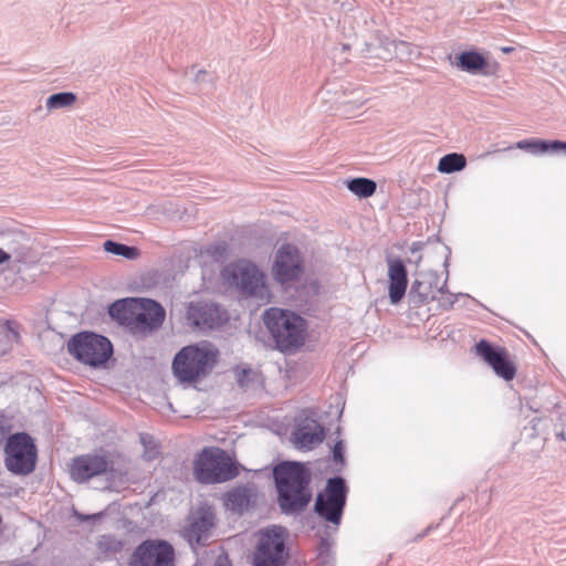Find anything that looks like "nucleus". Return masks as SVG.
Returning <instances> with one entry per match:
<instances>
[{
	"label": "nucleus",
	"mask_w": 566,
	"mask_h": 566,
	"mask_svg": "<svg viewBox=\"0 0 566 566\" xmlns=\"http://www.w3.org/2000/svg\"><path fill=\"white\" fill-rule=\"evenodd\" d=\"M277 503L284 513L304 510L312 500L311 471L301 462L284 461L273 468Z\"/></svg>",
	"instance_id": "f257e3e1"
},
{
	"label": "nucleus",
	"mask_w": 566,
	"mask_h": 566,
	"mask_svg": "<svg viewBox=\"0 0 566 566\" xmlns=\"http://www.w3.org/2000/svg\"><path fill=\"white\" fill-rule=\"evenodd\" d=\"M263 321L281 352H289L303 345L306 322L300 315L271 307L264 312Z\"/></svg>",
	"instance_id": "f03ea898"
},
{
	"label": "nucleus",
	"mask_w": 566,
	"mask_h": 566,
	"mask_svg": "<svg viewBox=\"0 0 566 566\" xmlns=\"http://www.w3.org/2000/svg\"><path fill=\"white\" fill-rule=\"evenodd\" d=\"M218 352L209 343L184 347L174 358L172 370L181 381L207 375L217 361Z\"/></svg>",
	"instance_id": "7ed1b4c3"
},
{
	"label": "nucleus",
	"mask_w": 566,
	"mask_h": 566,
	"mask_svg": "<svg viewBox=\"0 0 566 566\" xmlns=\"http://www.w3.org/2000/svg\"><path fill=\"white\" fill-rule=\"evenodd\" d=\"M193 474L197 481L206 484L221 483L234 479L239 470L228 452L220 448H205L198 454Z\"/></svg>",
	"instance_id": "20e7f679"
},
{
	"label": "nucleus",
	"mask_w": 566,
	"mask_h": 566,
	"mask_svg": "<svg viewBox=\"0 0 566 566\" xmlns=\"http://www.w3.org/2000/svg\"><path fill=\"white\" fill-rule=\"evenodd\" d=\"M224 279L230 285L239 289L245 297H253L261 302H269V289L264 282V274L249 262L230 264L223 271Z\"/></svg>",
	"instance_id": "39448f33"
},
{
	"label": "nucleus",
	"mask_w": 566,
	"mask_h": 566,
	"mask_svg": "<svg viewBox=\"0 0 566 566\" xmlns=\"http://www.w3.org/2000/svg\"><path fill=\"white\" fill-rule=\"evenodd\" d=\"M67 350L85 365H104L113 354L108 338L95 333L83 332L74 335L67 343Z\"/></svg>",
	"instance_id": "423d86ee"
},
{
	"label": "nucleus",
	"mask_w": 566,
	"mask_h": 566,
	"mask_svg": "<svg viewBox=\"0 0 566 566\" xmlns=\"http://www.w3.org/2000/svg\"><path fill=\"white\" fill-rule=\"evenodd\" d=\"M285 535V528L276 525L260 531L253 553L254 566H285L289 559Z\"/></svg>",
	"instance_id": "0eeeda50"
},
{
	"label": "nucleus",
	"mask_w": 566,
	"mask_h": 566,
	"mask_svg": "<svg viewBox=\"0 0 566 566\" xmlns=\"http://www.w3.org/2000/svg\"><path fill=\"white\" fill-rule=\"evenodd\" d=\"M6 468L19 475H28L36 464V448L33 439L25 432L14 433L6 443Z\"/></svg>",
	"instance_id": "6e6552de"
},
{
	"label": "nucleus",
	"mask_w": 566,
	"mask_h": 566,
	"mask_svg": "<svg viewBox=\"0 0 566 566\" xmlns=\"http://www.w3.org/2000/svg\"><path fill=\"white\" fill-rule=\"evenodd\" d=\"M347 486L340 476L327 480L324 493H319L315 501V512L333 524H339L346 504Z\"/></svg>",
	"instance_id": "1a4fd4ad"
},
{
	"label": "nucleus",
	"mask_w": 566,
	"mask_h": 566,
	"mask_svg": "<svg viewBox=\"0 0 566 566\" xmlns=\"http://www.w3.org/2000/svg\"><path fill=\"white\" fill-rule=\"evenodd\" d=\"M174 547L166 541L147 539L129 557V566H174Z\"/></svg>",
	"instance_id": "9d476101"
},
{
	"label": "nucleus",
	"mask_w": 566,
	"mask_h": 566,
	"mask_svg": "<svg viewBox=\"0 0 566 566\" xmlns=\"http://www.w3.org/2000/svg\"><path fill=\"white\" fill-rule=\"evenodd\" d=\"M323 94L325 102L329 103L335 109L349 116L354 111L361 107L367 102L364 90L359 86L348 85L326 86Z\"/></svg>",
	"instance_id": "9b49d317"
},
{
	"label": "nucleus",
	"mask_w": 566,
	"mask_h": 566,
	"mask_svg": "<svg viewBox=\"0 0 566 566\" xmlns=\"http://www.w3.org/2000/svg\"><path fill=\"white\" fill-rule=\"evenodd\" d=\"M113 471V461L106 454L88 453L76 457L70 468L71 478L76 482Z\"/></svg>",
	"instance_id": "f8f14e48"
},
{
	"label": "nucleus",
	"mask_w": 566,
	"mask_h": 566,
	"mask_svg": "<svg viewBox=\"0 0 566 566\" xmlns=\"http://www.w3.org/2000/svg\"><path fill=\"white\" fill-rule=\"evenodd\" d=\"M273 276L280 283L296 280L302 272V260L296 247L283 244L275 253Z\"/></svg>",
	"instance_id": "ddd939ff"
},
{
	"label": "nucleus",
	"mask_w": 566,
	"mask_h": 566,
	"mask_svg": "<svg viewBox=\"0 0 566 566\" xmlns=\"http://www.w3.org/2000/svg\"><path fill=\"white\" fill-rule=\"evenodd\" d=\"M187 321L193 327L209 331L221 326L227 315L216 304L191 303L187 310Z\"/></svg>",
	"instance_id": "4468645a"
},
{
	"label": "nucleus",
	"mask_w": 566,
	"mask_h": 566,
	"mask_svg": "<svg viewBox=\"0 0 566 566\" xmlns=\"http://www.w3.org/2000/svg\"><path fill=\"white\" fill-rule=\"evenodd\" d=\"M214 513L210 506H200L190 516L184 536L192 545H203L214 526Z\"/></svg>",
	"instance_id": "2eb2a0df"
},
{
	"label": "nucleus",
	"mask_w": 566,
	"mask_h": 566,
	"mask_svg": "<svg viewBox=\"0 0 566 566\" xmlns=\"http://www.w3.org/2000/svg\"><path fill=\"white\" fill-rule=\"evenodd\" d=\"M475 352L493 368L497 376L505 380H512L515 377L516 368L509 359L504 348H495L488 340L481 339L475 345Z\"/></svg>",
	"instance_id": "dca6fc26"
},
{
	"label": "nucleus",
	"mask_w": 566,
	"mask_h": 566,
	"mask_svg": "<svg viewBox=\"0 0 566 566\" xmlns=\"http://www.w3.org/2000/svg\"><path fill=\"white\" fill-rule=\"evenodd\" d=\"M140 307L136 311L130 331L144 335L159 328L166 315L163 306L154 300L142 298Z\"/></svg>",
	"instance_id": "f3484780"
},
{
	"label": "nucleus",
	"mask_w": 566,
	"mask_h": 566,
	"mask_svg": "<svg viewBox=\"0 0 566 566\" xmlns=\"http://www.w3.org/2000/svg\"><path fill=\"white\" fill-rule=\"evenodd\" d=\"M388 296L391 304H398L405 296L408 286V273L405 263L399 258H388Z\"/></svg>",
	"instance_id": "a211bd4d"
},
{
	"label": "nucleus",
	"mask_w": 566,
	"mask_h": 566,
	"mask_svg": "<svg viewBox=\"0 0 566 566\" xmlns=\"http://www.w3.org/2000/svg\"><path fill=\"white\" fill-rule=\"evenodd\" d=\"M455 65L463 72L481 74L484 76L496 75L500 65L497 62H489L476 51H465L458 55Z\"/></svg>",
	"instance_id": "6ab92c4d"
},
{
	"label": "nucleus",
	"mask_w": 566,
	"mask_h": 566,
	"mask_svg": "<svg viewBox=\"0 0 566 566\" xmlns=\"http://www.w3.org/2000/svg\"><path fill=\"white\" fill-rule=\"evenodd\" d=\"M446 281L440 282V276L436 272H427L420 279L413 281L409 296L418 297L419 303H427L434 300L438 293H443Z\"/></svg>",
	"instance_id": "aec40b11"
},
{
	"label": "nucleus",
	"mask_w": 566,
	"mask_h": 566,
	"mask_svg": "<svg viewBox=\"0 0 566 566\" xmlns=\"http://www.w3.org/2000/svg\"><path fill=\"white\" fill-rule=\"evenodd\" d=\"M296 448L312 449L324 440V428L315 420H305L293 431Z\"/></svg>",
	"instance_id": "412c9836"
},
{
	"label": "nucleus",
	"mask_w": 566,
	"mask_h": 566,
	"mask_svg": "<svg viewBox=\"0 0 566 566\" xmlns=\"http://www.w3.org/2000/svg\"><path fill=\"white\" fill-rule=\"evenodd\" d=\"M142 298H122L112 303L108 307V314L112 318L117 321L119 324L130 328L136 311L140 310Z\"/></svg>",
	"instance_id": "4be33fe9"
},
{
	"label": "nucleus",
	"mask_w": 566,
	"mask_h": 566,
	"mask_svg": "<svg viewBox=\"0 0 566 566\" xmlns=\"http://www.w3.org/2000/svg\"><path fill=\"white\" fill-rule=\"evenodd\" d=\"M255 495V489L251 484L238 485L226 494V506L237 513H242L251 503Z\"/></svg>",
	"instance_id": "5701e85b"
},
{
	"label": "nucleus",
	"mask_w": 566,
	"mask_h": 566,
	"mask_svg": "<svg viewBox=\"0 0 566 566\" xmlns=\"http://www.w3.org/2000/svg\"><path fill=\"white\" fill-rule=\"evenodd\" d=\"M516 148L530 151L532 154H544L547 151L566 150V142L562 140H543V139H524L515 145Z\"/></svg>",
	"instance_id": "b1692460"
},
{
	"label": "nucleus",
	"mask_w": 566,
	"mask_h": 566,
	"mask_svg": "<svg viewBox=\"0 0 566 566\" xmlns=\"http://www.w3.org/2000/svg\"><path fill=\"white\" fill-rule=\"evenodd\" d=\"M18 327V324L12 321L0 322V356L4 355L13 343L19 342Z\"/></svg>",
	"instance_id": "393cba45"
},
{
	"label": "nucleus",
	"mask_w": 566,
	"mask_h": 566,
	"mask_svg": "<svg viewBox=\"0 0 566 566\" xmlns=\"http://www.w3.org/2000/svg\"><path fill=\"white\" fill-rule=\"evenodd\" d=\"M467 158L462 154L451 153L444 155L438 164V170L443 174H452L464 169Z\"/></svg>",
	"instance_id": "a878e982"
},
{
	"label": "nucleus",
	"mask_w": 566,
	"mask_h": 566,
	"mask_svg": "<svg viewBox=\"0 0 566 566\" xmlns=\"http://www.w3.org/2000/svg\"><path fill=\"white\" fill-rule=\"evenodd\" d=\"M347 188L360 198H368L376 192L377 185L371 179L359 177L347 181Z\"/></svg>",
	"instance_id": "bb28decb"
},
{
	"label": "nucleus",
	"mask_w": 566,
	"mask_h": 566,
	"mask_svg": "<svg viewBox=\"0 0 566 566\" xmlns=\"http://www.w3.org/2000/svg\"><path fill=\"white\" fill-rule=\"evenodd\" d=\"M21 241H15L11 244L7 245V249L4 250L6 254H11L12 252L19 254V256H11L10 261L13 263L12 268L15 266V264L27 263L31 259V249L29 248L27 240L21 238Z\"/></svg>",
	"instance_id": "cd10ccee"
},
{
	"label": "nucleus",
	"mask_w": 566,
	"mask_h": 566,
	"mask_svg": "<svg viewBox=\"0 0 566 566\" xmlns=\"http://www.w3.org/2000/svg\"><path fill=\"white\" fill-rule=\"evenodd\" d=\"M237 384L244 390L251 389L259 382V374L248 367H235L233 369Z\"/></svg>",
	"instance_id": "c85d7f7f"
},
{
	"label": "nucleus",
	"mask_w": 566,
	"mask_h": 566,
	"mask_svg": "<svg viewBox=\"0 0 566 566\" xmlns=\"http://www.w3.org/2000/svg\"><path fill=\"white\" fill-rule=\"evenodd\" d=\"M103 248L106 252L123 256L128 260H134L139 255V251L135 247H128L126 244L107 240L104 242Z\"/></svg>",
	"instance_id": "c756f323"
},
{
	"label": "nucleus",
	"mask_w": 566,
	"mask_h": 566,
	"mask_svg": "<svg viewBox=\"0 0 566 566\" xmlns=\"http://www.w3.org/2000/svg\"><path fill=\"white\" fill-rule=\"evenodd\" d=\"M75 101H76V96H75L74 93L61 92V93H56V94L51 95L46 99V104L45 105H46V108L49 111H51V109L69 107L71 105H73Z\"/></svg>",
	"instance_id": "7c9ffc66"
},
{
	"label": "nucleus",
	"mask_w": 566,
	"mask_h": 566,
	"mask_svg": "<svg viewBox=\"0 0 566 566\" xmlns=\"http://www.w3.org/2000/svg\"><path fill=\"white\" fill-rule=\"evenodd\" d=\"M395 48V54L399 57H412V56H419L420 52L417 46L413 44L406 42V41H394L392 42Z\"/></svg>",
	"instance_id": "2f4dec72"
},
{
	"label": "nucleus",
	"mask_w": 566,
	"mask_h": 566,
	"mask_svg": "<svg viewBox=\"0 0 566 566\" xmlns=\"http://www.w3.org/2000/svg\"><path fill=\"white\" fill-rule=\"evenodd\" d=\"M140 441L145 447V451L143 454L144 459H146L147 461L156 459L157 455L159 454V449L158 446L153 441V438L148 434H142Z\"/></svg>",
	"instance_id": "473e14b6"
},
{
	"label": "nucleus",
	"mask_w": 566,
	"mask_h": 566,
	"mask_svg": "<svg viewBox=\"0 0 566 566\" xmlns=\"http://www.w3.org/2000/svg\"><path fill=\"white\" fill-rule=\"evenodd\" d=\"M99 546L102 549L118 552L122 548V542L109 535L102 536Z\"/></svg>",
	"instance_id": "72a5a7b5"
},
{
	"label": "nucleus",
	"mask_w": 566,
	"mask_h": 566,
	"mask_svg": "<svg viewBox=\"0 0 566 566\" xmlns=\"http://www.w3.org/2000/svg\"><path fill=\"white\" fill-rule=\"evenodd\" d=\"M191 72L193 74V81L196 83L200 84V83H206V82L212 81V77H210L209 72L205 69L196 70L195 67H192Z\"/></svg>",
	"instance_id": "f704fd0d"
},
{
	"label": "nucleus",
	"mask_w": 566,
	"mask_h": 566,
	"mask_svg": "<svg viewBox=\"0 0 566 566\" xmlns=\"http://www.w3.org/2000/svg\"><path fill=\"white\" fill-rule=\"evenodd\" d=\"M333 459L336 463L344 464V446L342 440L337 441L333 448Z\"/></svg>",
	"instance_id": "c9c22d12"
},
{
	"label": "nucleus",
	"mask_w": 566,
	"mask_h": 566,
	"mask_svg": "<svg viewBox=\"0 0 566 566\" xmlns=\"http://www.w3.org/2000/svg\"><path fill=\"white\" fill-rule=\"evenodd\" d=\"M9 432V427L7 426V419L4 416H0V436H4Z\"/></svg>",
	"instance_id": "e433bc0d"
},
{
	"label": "nucleus",
	"mask_w": 566,
	"mask_h": 566,
	"mask_svg": "<svg viewBox=\"0 0 566 566\" xmlns=\"http://www.w3.org/2000/svg\"><path fill=\"white\" fill-rule=\"evenodd\" d=\"M11 256H19V254L12 252ZM6 261H10V253L6 254L4 249H0V264L4 263Z\"/></svg>",
	"instance_id": "4c0bfd02"
},
{
	"label": "nucleus",
	"mask_w": 566,
	"mask_h": 566,
	"mask_svg": "<svg viewBox=\"0 0 566 566\" xmlns=\"http://www.w3.org/2000/svg\"><path fill=\"white\" fill-rule=\"evenodd\" d=\"M557 439L562 440V441H565L566 440V434L564 431H560L556 434Z\"/></svg>",
	"instance_id": "58836bf2"
},
{
	"label": "nucleus",
	"mask_w": 566,
	"mask_h": 566,
	"mask_svg": "<svg viewBox=\"0 0 566 566\" xmlns=\"http://www.w3.org/2000/svg\"><path fill=\"white\" fill-rule=\"evenodd\" d=\"M513 50V48H502V52L504 53H511Z\"/></svg>",
	"instance_id": "ea45409f"
},
{
	"label": "nucleus",
	"mask_w": 566,
	"mask_h": 566,
	"mask_svg": "<svg viewBox=\"0 0 566 566\" xmlns=\"http://www.w3.org/2000/svg\"><path fill=\"white\" fill-rule=\"evenodd\" d=\"M347 49H349V45L344 44L343 50H347Z\"/></svg>",
	"instance_id": "a19ab883"
}]
</instances>
